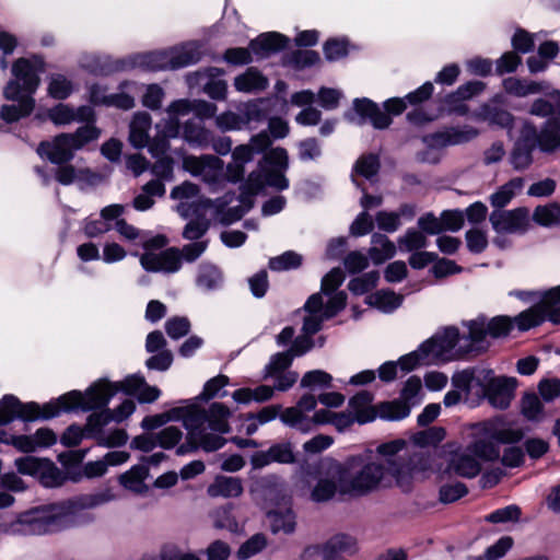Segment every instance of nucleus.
I'll return each mask as SVG.
<instances>
[{
  "label": "nucleus",
  "instance_id": "obj_1",
  "mask_svg": "<svg viewBox=\"0 0 560 560\" xmlns=\"http://www.w3.org/2000/svg\"><path fill=\"white\" fill-rule=\"evenodd\" d=\"M384 459L373 458L371 453L350 456L342 465V490L348 495H365L393 481L408 491L413 481L424 478L428 458L419 452L406 448L404 440L382 443L376 448Z\"/></svg>",
  "mask_w": 560,
  "mask_h": 560
},
{
  "label": "nucleus",
  "instance_id": "obj_2",
  "mask_svg": "<svg viewBox=\"0 0 560 560\" xmlns=\"http://www.w3.org/2000/svg\"><path fill=\"white\" fill-rule=\"evenodd\" d=\"M119 390L137 396L141 402H152L161 394L158 387L148 385L143 376L132 374L117 383L98 380L84 393L71 390L43 406L33 401L23 404L13 395H4L0 400V425H5L14 419L23 421L47 420L58 417L61 412H85L101 409L106 407Z\"/></svg>",
  "mask_w": 560,
  "mask_h": 560
},
{
  "label": "nucleus",
  "instance_id": "obj_3",
  "mask_svg": "<svg viewBox=\"0 0 560 560\" xmlns=\"http://www.w3.org/2000/svg\"><path fill=\"white\" fill-rule=\"evenodd\" d=\"M115 499L109 489L81 493L70 499L34 506L14 521L0 524V532L9 535H45L85 526L95 517L86 510L96 509Z\"/></svg>",
  "mask_w": 560,
  "mask_h": 560
},
{
  "label": "nucleus",
  "instance_id": "obj_4",
  "mask_svg": "<svg viewBox=\"0 0 560 560\" xmlns=\"http://www.w3.org/2000/svg\"><path fill=\"white\" fill-rule=\"evenodd\" d=\"M232 411L222 402H213L208 410L195 402L174 407L166 412L147 416L141 422L144 430H154L168 421H183L187 430V442L177 448L178 455L187 454L198 447L206 452L221 448L226 440L222 434L230 431L229 419Z\"/></svg>",
  "mask_w": 560,
  "mask_h": 560
},
{
  "label": "nucleus",
  "instance_id": "obj_5",
  "mask_svg": "<svg viewBox=\"0 0 560 560\" xmlns=\"http://www.w3.org/2000/svg\"><path fill=\"white\" fill-rule=\"evenodd\" d=\"M471 441L465 450L456 452L450 462L451 469L464 478H474L481 471L480 462L500 458V445L513 444L523 438V432L503 416L475 423Z\"/></svg>",
  "mask_w": 560,
  "mask_h": 560
},
{
  "label": "nucleus",
  "instance_id": "obj_6",
  "mask_svg": "<svg viewBox=\"0 0 560 560\" xmlns=\"http://www.w3.org/2000/svg\"><path fill=\"white\" fill-rule=\"evenodd\" d=\"M46 62L39 55L28 58H20L12 66L14 79L10 80L3 90V96L16 102L4 104L0 108V118L7 122H15L28 116L35 106L33 95L37 91L40 80L39 74L45 71Z\"/></svg>",
  "mask_w": 560,
  "mask_h": 560
},
{
  "label": "nucleus",
  "instance_id": "obj_7",
  "mask_svg": "<svg viewBox=\"0 0 560 560\" xmlns=\"http://www.w3.org/2000/svg\"><path fill=\"white\" fill-rule=\"evenodd\" d=\"M472 351L477 349L468 335L460 336L458 328L450 326L423 341L417 350L400 357L399 363L404 371H413L421 365L452 361Z\"/></svg>",
  "mask_w": 560,
  "mask_h": 560
},
{
  "label": "nucleus",
  "instance_id": "obj_8",
  "mask_svg": "<svg viewBox=\"0 0 560 560\" xmlns=\"http://www.w3.org/2000/svg\"><path fill=\"white\" fill-rule=\"evenodd\" d=\"M345 280L341 268H332L323 279L320 292L312 294L304 310L307 315L304 318V330L307 334H316L322 329L325 320L335 317L347 303V294L338 291Z\"/></svg>",
  "mask_w": 560,
  "mask_h": 560
},
{
  "label": "nucleus",
  "instance_id": "obj_9",
  "mask_svg": "<svg viewBox=\"0 0 560 560\" xmlns=\"http://www.w3.org/2000/svg\"><path fill=\"white\" fill-rule=\"evenodd\" d=\"M560 148V135L552 121L544 122L538 129L529 119H522L518 137L509 155L515 171H525L533 164V153H552Z\"/></svg>",
  "mask_w": 560,
  "mask_h": 560
},
{
  "label": "nucleus",
  "instance_id": "obj_10",
  "mask_svg": "<svg viewBox=\"0 0 560 560\" xmlns=\"http://www.w3.org/2000/svg\"><path fill=\"white\" fill-rule=\"evenodd\" d=\"M454 383L459 388H467L469 384L477 387L476 395L486 398L497 409H506L517 386V380L509 376H497L491 369L478 368L464 370L454 374Z\"/></svg>",
  "mask_w": 560,
  "mask_h": 560
},
{
  "label": "nucleus",
  "instance_id": "obj_11",
  "mask_svg": "<svg viewBox=\"0 0 560 560\" xmlns=\"http://www.w3.org/2000/svg\"><path fill=\"white\" fill-rule=\"evenodd\" d=\"M201 56V45L188 42L168 49L129 56L126 58V71L136 68L147 71L175 70L198 62Z\"/></svg>",
  "mask_w": 560,
  "mask_h": 560
},
{
  "label": "nucleus",
  "instance_id": "obj_12",
  "mask_svg": "<svg viewBox=\"0 0 560 560\" xmlns=\"http://www.w3.org/2000/svg\"><path fill=\"white\" fill-rule=\"evenodd\" d=\"M510 294L522 301L535 303L514 318L520 330H528L546 320L555 325L560 324V285L544 291L518 290Z\"/></svg>",
  "mask_w": 560,
  "mask_h": 560
},
{
  "label": "nucleus",
  "instance_id": "obj_13",
  "mask_svg": "<svg viewBox=\"0 0 560 560\" xmlns=\"http://www.w3.org/2000/svg\"><path fill=\"white\" fill-rule=\"evenodd\" d=\"M217 110L215 104L203 100L179 98L171 102L165 109L167 117L164 118L161 129L163 137L155 141L152 152L159 154L168 151L170 140L176 139L179 136V119L182 117L194 114L196 119L200 121L211 118L215 119Z\"/></svg>",
  "mask_w": 560,
  "mask_h": 560
},
{
  "label": "nucleus",
  "instance_id": "obj_14",
  "mask_svg": "<svg viewBox=\"0 0 560 560\" xmlns=\"http://www.w3.org/2000/svg\"><path fill=\"white\" fill-rule=\"evenodd\" d=\"M136 410L135 401L125 399L114 410L104 409L101 412H94L89 416L85 425L86 435L94 439L101 446L113 448L124 446L128 441V434L124 429H106L105 427L114 422H122Z\"/></svg>",
  "mask_w": 560,
  "mask_h": 560
},
{
  "label": "nucleus",
  "instance_id": "obj_15",
  "mask_svg": "<svg viewBox=\"0 0 560 560\" xmlns=\"http://www.w3.org/2000/svg\"><path fill=\"white\" fill-rule=\"evenodd\" d=\"M405 97H393L384 102V110L372 100L355 98L352 108L345 113V118L354 125L362 126L368 121L375 129H386L392 124V115H400L407 107Z\"/></svg>",
  "mask_w": 560,
  "mask_h": 560
},
{
  "label": "nucleus",
  "instance_id": "obj_16",
  "mask_svg": "<svg viewBox=\"0 0 560 560\" xmlns=\"http://www.w3.org/2000/svg\"><path fill=\"white\" fill-rule=\"evenodd\" d=\"M374 395L369 390H360L348 401V410L359 424L374 421L377 417L384 420H401L409 416V409L401 402L385 401L373 405Z\"/></svg>",
  "mask_w": 560,
  "mask_h": 560
},
{
  "label": "nucleus",
  "instance_id": "obj_17",
  "mask_svg": "<svg viewBox=\"0 0 560 560\" xmlns=\"http://www.w3.org/2000/svg\"><path fill=\"white\" fill-rule=\"evenodd\" d=\"M259 166L260 172L252 173L248 177L252 192H258L265 186L279 191L289 188V179L284 175L289 167V156L284 149L273 148L266 152Z\"/></svg>",
  "mask_w": 560,
  "mask_h": 560
},
{
  "label": "nucleus",
  "instance_id": "obj_18",
  "mask_svg": "<svg viewBox=\"0 0 560 560\" xmlns=\"http://www.w3.org/2000/svg\"><path fill=\"white\" fill-rule=\"evenodd\" d=\"M166 243L167 240L163 235L148 237L143 232V238H140L139 244L145 249L140 257V264L144 270L173 273L180 269L182 256L179 249L171 247L160 253L154 252L163 248Z\"/></svg>",
  "mask_w": 560,
  "mask_h": 560
},
{
  "label": "nucleus",
  "instance_id": "obj_19",
  "mask_svg": "<svg viewBox=\"0 0 560 560\" xmlns=\"http://www.w3.org/2000/svg\"><path fill=\"white\" fill-rule=\"evenodd\" d=\"M182 167L191 176L200 178L212 191L228 180L224 162L213 154H186L182 159Z\"/></svg>",
  "mask_w": 560,
  "mask_h": 560
},
{
  "label": "nucleus",
  "instance_id": "obj_20",
  "mask_svg": "<svg viewBox=\"0 0 560 560\" xmlns=\"http://www.w3.org/2000/svg\"><path fill=\"white\" fill-rule=\"evenodd\" d=\"M271 145V139L266 131L255 135L246 144H240L232 150V162L226 165V177L231 183H238L244 178L245 165L255 154L265 152Z\"/></svg>",
  "mask_w": 560,
  "mask_h": 560
},
{
  "label": "nucleus",
  "instance_id": "obj_21",
  "mask_svg": "<svg viewBox=\"0 0 560 560\" xmlns=\"http://www.w3.org/2000/svg\"><path fill=\"white\" fill-rule=\"evenodd\" d=\"M463 325L468 330V338L474 343L477 351L487 347V337L500 338L509 335L513 323L508 316H495L488 319L486 316H478L475 319L464 322Z\"/></svg>",
  "mask_w": 560,
  "mask_h": 560
},
{
  "label": "nucleus",
  "instance_id": "obj_22",
  "mask_svg": "<svg viewBox=\"0 0 560 560\" xmlns=\"http://www.w3.org/2000/svg\"><path fill=\"white\" fill-rule=\"evenodd\" d=\"M317 400L311 394L303 395L295 406L285 408L280 413L283 424L298 430L301 433H308L319 425Z\"/></svg>",
  "mask_w": 560,
  "mask_h": 560
},
{
  "label": "nucleus",
  "instance_id": "obj_23",
  "mask_svg": "<svg viewBox=\"0 0 560 560\" xmlns=\"http://www.w3.org/2000/svg\"><path fill=\"white\" fill-rule=\"evenodd\" d=\"M15 467L22 475L36 478L45 488H57L63 485L65 474L49 459L24 456L16 458Z\"/></svg>",
  "mask_w": 560,
  "mask_h": 560
},
{
  "label": "nucleus",
  "instance_id": "obj_24",
  "mask_svg": "<svg viewBox=\"0 0 560 560\" xmlns=\"http://www.w3.org/2000/svg\"><path fill=\"white\" fill-rule=\"evenodd\" d=\"M199 192V187L188 180L172 189L171 198L178 200L176 210L182 218L200 217L202 210L213 206V200L202 198Z\"/></svg>",
  "mask_w": 560,
  "mask_h": 560
},
{
  "label": "nucleus",
  "instance_id": "obj_25",
  "mask_svg": "<svg viewBox=\"0 0 560 560\" xmlns=\"http://www.w3.org/2000/svg\"><path fill=\"white\" fill-rule=\"evenodd\" d=\"M164 119H162L159 124H156V135L151 139L150 130L152 127V118L150 114L147 112H137L133 114L132 119L129 125V142L136 149L148 148L150 154L153 158H158L165 152H161L159 154H154L152 152V148L155 144V141L163 137L162 125Z\"/></svg>",
  "mask_w": 560,
  "mask_h": 560
},
{
  "label": "nucleus",
  "instance_id": "obj_26",
  "mask_svg": "<svg viewBox=\"0 0 560 560\" xmlns=\"http://www.w3.org/2000/svg\"><path fill=\"white\" fill-rule=\"evenodd\" d=\"M489 221L498 234H523L529 228V211L524 207L513 210H493Z\"/></svg>",
  "mask_w": 560,
  "mask_h": 560
},
{
  "label": "nucleus",
  "instance_id": "obj_27",
  "mask_svg": "<svg viewBox=\"0 0 560 560\" xmlns=\"http://www.w3.org/2000/svg\"><path fill=\"white\" fill-rule=\"evenodd\" d=\"M479 135L472 126H460L448 128L444 131L427 135L422 138L424 147L434 148L442 154V150L448 145H456L468 142Z\"/></svg>",
  "mask_w": 560,
  "mask_h": 560
},
{
  "label": "nucleus",
  "instance_id": "obj_28",
  "mask_svg": "<svg viewBox=\"0 0 560 560\" xmlns=\"http://www.w3.org/2000/svg\"><path fill=\"white\" fill-rule=\"evenodd\" d=\"M342 467L341 465H335L320 475L311 492V499L315 502H325L332 499L337 493L341 495L348 494L342 490Z\"/></svg>",
  "mask_w": 560,
  "mask_h": 560
},
{
  "label": "nucleus",
  "instance_id": "obj_29",
  "mask_svg": "<svg viewBox=\"0 0 560 560\" xmlns=\"http://www.w3.org/2000/svg\"><path fill=\"white\" fill-rule=\"evenodd\" d=\"M37 154L42 159H47L54 164H63L72 160L74 148L73 139L70 133H61L52 141H43L37 148Z\"/></svg>",
  "mask_w": 560,
  "mask_h": 560
},
{
  "label": "nucleus",
  "instance_id": "obj_30",
  "mask_svg": "<svg viewBox=\"0 0 560 560\" xmlns=\"http://www.w3.org/2000/svg\"><path fill=\"white\" fill-rule=\"evenodd\" d=\"M49 120L56 126H67L72 122L94 121L95 113L91 106L82 105L78 108L69 104L59 103L47 112Z\"/></svg>",
  "mask_w": 560,
  "mask_h": 560
},
{
  "label": "nucleus",
  "instance_id": "obj_31",
  "mask_svg": "<svg viewBox=\"0 0 560 560\" xmlns=\"http://www.w3.org/2000/svg\"><path fill=\"white\" fill-rule=\"evenodd\" d=\"M530 104L528 113L533 116L547 118L545 122L552 121L560 133V90L549 88Z\"/></svg>",
  "mask_w": 560,
  "mask_h": 560
},
{
  "label": "nucleus",
  "instance_id": "obj_32",
  "mask_svg": "<svg viewBox=\"0 0 560 560\" xmlns=\"http://www.w3.org/2000/svg\"><path fill=\"white\" fill-rule=\"evenodd\" d=\"M126 58L113 59L108 55L84 54L79 66L95 75H108L114 72L126 71Z\"/></svg>",
  "mask_w": 560,
  "mask_h": 560
},
{
  "label": "nucleus",
  "instance_id": "obj_33",
  "mask_svg": "<svg viewBox=\"0 0 560 560\" xmlns=\"http://www.w3.org/2000/svg\"><path fill=\"white\" fill-rule=\"evenodd\" d=\"M189 147L205 150L211 143V130L202 121L189 118L183 124L179 121V136Z\"/></svg>",
  "mask_w": 560,
  "mask_h": 560
},
{
  "label": "nucleus",
  "instance_id": "obj_34",
  "mask_svg": "<svg viewBox=\"0 0 560 560\" xmlns=\"http://www.w3.org/2000/svg\"><path fill=\"white\" fill-rule=\"evenodd\" d=\"M295 459L290 443H277L268 451H259L252 455L250 463L255 469L264 468L271 463L291 464Z\"/></svg>",
  "mask_w": 560,
  "mask_h": 560
},
{
  "label": "nucleus",
  "instance_id": "obj_35",
  "mask_svg": "<svg viewBox=\"0 0 560 560\" xmlns=\"http://www.w3.org/2000/svg\"><path fill=\"white\" fill-rule=\"evenodd\" d=\"M486 88L481 81H469L462 84L456 92L450 94L445 98L447 109L450 113L464 116L468 113V106L464 101L480 94Z\"/></svg>",
  "mask_w": 560,
  "mask_h": 560
},
{
  "label": "nucleus",
  "instance_id": "obj_36",
  "mask_svg": "<svg viewBox=\"0 0 560 560\" xmlns=\"http://www.w3.org/2000/svg\"><path fill=\"white\" fill-rule=\"evenodd\" d=\"M504 91L516 97L540 94L548 89L546 81H534L526 78L509 77L502 82Z\"/></svg>",
  "mask_w": 560,
  "mask_h": 560
},
{
  "label": "nucleus",
  "instance_id": "obj_37",
  "mask_svg": "<svg viewBox=\"0 0 560 560\" xmlns=\"http://www.w3.org/2000/svg\"><path fill=\"white\" fill-rule=\"evenodd\" d=\"M233 85L237 92L256 94L265 91L269 85V81L261 71L250 67L234 78Z\"/></svg>",
  "mask_w": 560,
  "mask_h": 560
},
{
  "label": "nucleus",
  "instance_id": "obj_38",
  "mask_svg": "<svg viewBox=\"0 0 560 560\" xmlns=\"http://www.w3.org/2000/svg\"><path fill=\"white\" fill-rule=\"evenodd\" d=\"M288 38L277 32L262 33L255 39L250 40L249 48L258 57H267L272 52H277L288 45Z\"/></svg>",
  "mask_w": 560,
  "mask_h": 560
},
{
  "label": "nucleus",
  "instance_id": "obj_39",
  "mask_svg": "<svg viewBox=\"0 0 560 560\" xmlns=\"http://www.w3.org/2000/svg\"><path fill=\"white\" fill-rule=\"evenodd\" d=\"M355 540L346 534H338L322 545L323 560H346L343 555L354 552Z\"/></svg>",
  "mask_w": 560,
  "mask_h": 560
},
{
  "label": "nucleus",
  "instance_id": "obj_40",
  "mask_svg": "<svg viewBox=\"0 0 560 560\" xmlns=\"http://www.w3.org/2000/svg\"><path fill=\"white\" fill-rule=\"evenodd\" d=\"M475 118L481 121H487L491 126H498L511 131L514 124V116L506 109L483 104L475 113Z\"/></svg>",
  "mask_w": 560,
  "mask_h": 560
},
{
  "label": "nucleus",
  "instance_id": "obj_41",
  "mask_svg": "<svg viewBox=\"0 0 560 560\" xmlns=\"http://www.w3.org/2000/svg\"><path fill=\"white\" fill-rule=\"evenodd\" d=\"M208 78L203 85L205 93L212 100L224 101L228 93V84L224 80L220 79L224 74V70L215 67H210L199 73Z\"/></svg>",
  "mask_w": 560,
  "mask_h": 560
},
{
  "label": "nucleus",
  "instance_id": "obj_42",
  "mask_svg": "<svg viewBox=\"0 0 560 560\" xmlns=\"http://www.w3.org/2000/svg\"><path fill=\"white\" fill-rule=\"evenodd\" d=\"M77 90L78 84L63 73H51L47 78V94L54 100H67Z\"/></svg>",
  "mask_w": 560,
  "mask_h": 560
},
{
  "label": "nucleus",
  "instance_id": "obj_43",
  "mask_svg": "<svg viewBox=\"0 0 560 560\" xmlns=\"http://www.w3.org/2000/svg\"><path fill=\"white\" fill-rule=\"evenodd\" d=\"M223 275L221 270L212 264H201L198 267L196 276V285L206 292L215 291L223 285Z\"/></svg>",
  "mask_w": 560,
  "mask_h": 560
},
{
  "label": "nucleus",
  "instance_id": "obj_44",
  "mask_svg": "<svg viewBox=\"0 0 560 560\" xmlns=\"http://www.w3.org/2000/svg\"><path fill=\"white\" fill-rule=\"evenodd\" d=\"M243 492V485L237 477L218 476L208 487V494L212 498H236Z\"/></svg>",
  "mask_w": 560,
  "mask_h": 560
},
{
  "label": "nucleus",
  "instance_id": "obj_45",
  "mask_svg": "<svg viewBox=\"0 0 560 560\" xmlns=\"http://www.w3.org/2000/svg\"><path fill=\"white\" fill-rule=\"evenodd\" d=\"M371 243L369 256L375 265L385 262L396 254V245L384 234H373Z\"/></svg>",
  "mask_w": 560,
  "mask_h": 560
},
{
  "label": "nucleus",
  "instance_id": "obj_46",
  "mask_svg": "<svg viewBox=\"0 0 560 560\" xmlns=\"http://www.w3.org/2000/svg\"><path fill=\"white\" fill-rule=\"evenodd\" d=\"M402 295L388 289L378 290L366 296V303L383 313L394 312L402 304Z\"/></svg>",
  "mask_w": 560,
  "mask_h": 560
},
{
  "label": "nucleus",
  "instance_id": "obj_47",
  "mask_svg": "<svg viewBox=\"0 0 560 560\" xmlns=\"http://www.w3.org/2000/svg\"><path fill=\"white\" fill-rule=\"evenodd\" d=\"M149 476V468L145 464L133 465L128 471L119 477L121 486L136 493H143L148 490L144 483Z\"/></svg>",
  "mask_w": 560,
  "mask_h": 560
},
{
  "label": "nucleus",
  "instance_id": "obj_48",
  "mask_svg": "<svg viewBox=\"0 0 560 560\" xmlns=\"http://www.w3.org/2000/svg\"><path fill=\"white\" fill-rule=\"evenodd\" d=\"M165 185L160 180H150L143 185L141 192L133 198V208L138 211H145L153 207L154 197L165 195Z\"/></svg>",
  "mask_w": 560,
  "mask_h": 560
},
{
  "label": "nucleus",
  "instance_id": "obj_49",
  "mask_svg": "<svg viewBox=\"0 0 560 560\" xmlns=\"http://www.w3.org/2000/svg\"><path fill=\"white\" fill-rule=\"evenodd\" d=\"M524 180L521 177H514L502 185L490 196V203L495 210L503 209L522 190Z\"/></svg>",
  "mask_w": 560,
  "mask_h": 560
},
{
  "label": "nucleus",
  "instance_id": "obj_50",
  "mask_svg": "<svg viewBox=\"0 0 560 560\" xmlns=\"http://www.w3.org/2000/svg\"><path fill=\"white\" fill-rule=\"evenodd\" d=\"M233 196L225 195L222 199H217L213 201V206L210 208H215L217 210V219L224 225L232 224L238 221L250 208V206L237 205L230 207L226 211H223L222 208L232 202Z\"/></svg>",
  "mask_w": 560,
  "mask_h": 560
},
{
  "label": "nucleus",
  "instance_id": "obj_51",
  "mask_svg": "<svg viewBox=\"0 0 560 560\" xmlns=\"http://www.w3.org/2000/svg\"><path fill=\"white\" fill-rule=\"evenodd\" d=\"M273 387L268 385H259L255 388L243 387L236 389L232 394V398L235 402L242 405H248L252 401L264 402L273 396Z\"/></svg>",
  "mask_w": 560,
  "mask_h": 560
},
{
  "label": "nucleus",
  "instance_id": "obj_52",
  "mask_svg": "<svg viewBox=\"0 0 560 560\" xmlns=\"http://www.w3.org/2000/svg\"><path fill=\"white\" fill-rule=\"evenodd\" d=\"M267 518L273 534H291L295 529V515L290 509L270 511Z\"/></svg>",
  "mask_w": 560,
  "mask_h": 560
},
{
  "label": "nucleus",
  "instance_id": "obj_53",
  "mask_svg": "<svg viewBox=\"0 0 560 560\" xmlns=\"http://www.w3.org/2000/svg\"><path fill=\"white\" fill-rule=\"evenodd\" d=\"M318 417L320 424H331L338 432H345L357 423L355 418L348 409L339 412L320 409L318 410Z\"/></svg>",
  "mask_w": 560,
  "mask_h": 560
},
{
  "label": "nucleus",
  "instance_id": "obj_54",
  "mask_svg": "<svg viewBox=\"0 0 560 560\" xmlns=\"http://www.w3.org/2000/svg\"><path fill=\"white\" fill-rule=\"evenodd\" d=\"M421 393L422 383L420 377L410 376L401 389L400 399H396L394 401L404 404L410 411L413 406L421 401Z\"/></svg>",
  "mask_w": 560,
  "mask_h": 560
},
{
  "label": "nucleus",
  "instance_id": "obj_55",
  "mask_svg": "<svg viewBox=\"0 0 560 560\" xmlns=\"http://www.w3.org/2000/svg\"><path fill=\"white\" fill-rule=\"evenodd\" d=\"M398 248L402 253H412L425 248L428 245L427 236L419 230L408 229L398 241Z\"/></svg>",
  "mask_w": 560,
  "mask_h": 560
},
{
  "label": "nucleus",
  "instance_id": "obj_56",
  "mask_svg": "<svg viewBox=\"0 0 560 560\" xmlns=\"http://www.w3.org/2000/svg\"><path fill=\"white\" fill-rule=\"evenodd\" d=\"M521 412L529 421H541L545 417L544 406L535 393H526L521 400Z\"/></svg>",
  "mask_w": 560,
  "mask_h": 560
},
{
  "label": "nucleus",
  "instance_id": "obj_57",
  "mask_svg": "<svg viewBox=\"0 0 560 560\" xmlns=\"http://www.w3.org/2000/svg\"><path fill=\"white\" fill-rule=\"evenodd\" d=\"M533 220L541 226L560 225V205L549 203L538 206L533 214Z\"/></svg>",
  "mask_w": 560,
  "mask_h": 560
},
{
  "label": "nucleus",
  "instance_id": "obj_58",
  "mask_svg": "<svg viewBox=\"0 0 560 560\" xmlns=\"http://www.w3.org/2000/svg\"><path fill=\"white\" fill-rule=\"evenodd\" d=\"M228 384L229 377L225 375H218L215 377H212L205 384L202 392L194 399L192 402L197 405V400L207 401L214 398L215 396L224 397L226 395V392L220 394V390ZM190 401H187V404Z\"/></svg>",
  "mask_w": 560,
  "mask_h": 560
},
{
  "label": "nucleus",
  "instance_id": "obj_59",
  "mask_svg": "<svg viewBox=\"0 0 560 560\" xmlns=\"http://www.w3.org/2000/svg\"><path fill=\"white\" fill-rule=\"evenodd\" d=\"M214 125L221 132L238 131L244 129V119L241 113L225 110L215 116Z\"/></svg>",
  "mask_w": 560,
  "mask_h": 560
},
{
  "label": "nucleus",
  "instance_id": "obj_60",
  "mask_svg": "<svg viewBox=\"0 0 560 560\" xmlns=\"http://www.w3.org/2000/svg\"><path fill=\"white\" fill-rule=\"evenodd\" d=\"M156 161L151 167V173L156 177L154 180L170 182L174 178V161L165 153L155 158Z\"/></svg>",
  "mask_w": 560,
  "mask_h": 560
},
{
  "label": "nucleus",
  "instance_id": "obj_61",
  "mask_svg": "<svg viewBox=\"0 0 560 560\" xmlns=\"http://www.w3.org/2000/svg\"><path fill=\"white\" fill-rule=\"evenodd\" d=\"M302 264V256L295 252L288 250L280 256L269 260V268L275 271H283L298 268Z\"/></svg>",
  "mask_w": 560,
  "mask_h": 560
},
{
  "label": "nucleus",
  "instance_id": "obj_62",
  "mask_svg": "<svg viewBox=\"0 0 560 560\" xmlns=\"http://www.w3.org/2000/svg\"><path fill=\"white\" fill-rule=\"evenodd\" d=\"M164 97L165 92L163 88L156 83H152L145 86L141 103L144 107L154 112L161 109Z\"/></svg>",
  "mask_w": 560,
  "mask_h": 560
},
{
  "label": "nucleus",
  "instance_id": "obj_63",
  "mask_svg": "<svg viewBox=\"0 0 560 560\" xmlns=\"http://www.w3.org/2000/svg\"><path fill=\"white\" fill-rule=\"evenodd\" d=\"M378 278L380 275L377 271H370L360 277L351 279L348 283V288L352 293L361 295L374 288L378 281Z\"/></svg>",
  "mask_w": 560,
  "mask_h": 560
},
{
  "label": "nucleus",
  "instance_id": "obj_64",
  "mask_svg": "<svg viewBox=\"0 0 560 560\" xmlns=\"http://www.w3.org/2000/svg\"><path fill=\"white\" fill-rule=\"evenodd\" d=\"M267 545V539L262 534H255L248 540H246L237 551V558L240 560H247L250 557L260 552Z\"/></svg>",
  "mask_w": 560,
  "mask_h": 560
}]
</instances>
